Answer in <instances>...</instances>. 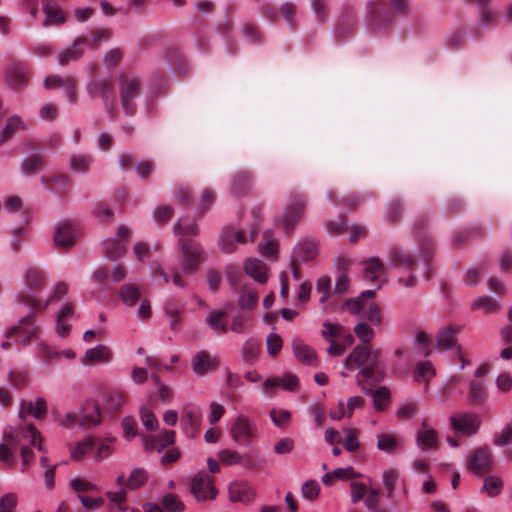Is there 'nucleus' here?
<instances>
[{"instance_id":"7","label":"nucleus","mask_w":512,"mask_h":512,"mask_svg":"<svg viewBox=\"0 0 512 512\" xmlns=\"http://www.w3.org/2000/svg\"><path fill=\"white\" fill-rule=\"evenodd\" d=\"M369 352L371 353L370 363H368L366 367H362V369L359 370L357 378L362 376L369 383L381 382L385 376L384 372L380 370L381 350L378 348L373 349L372 345L369 344ZM358 385L365 394L371 393V389L363 386L360 379H358Z\"/></svg>"},{"instance_id":"29","label":"nucleus","mask_w":512,"mask_h":512,"mask_svg":"<svg viewBox=\"0 0 512 512\" xmlns=\"http://www.w3.org/2000/svg\"><path fill=\"white\" fill-rule=\"evenodd\" d=\"M245 272L255 279L257 282L263 284L268 280V273L266 265L258 259H248L244 264Z\"/></svg>"},{"instance_id":"2","label":"nucleus","mask_w":512,"mask_h":512,"mask_svg":"<svg viewBox=\"0 0 512 512\" xmlns=\"http://www.w3.org/2000/svg\"><path fill=\"white\" fill-rule=\"evenodd\" d=\"M119 100L123 112L127 116H133L137 112V99L142 91L140 79L131 74H119L117 76Z\"/></svg>"},{"instance_id":"5","label":"nucleus","mask_w":512,"mask_h":512,"mask_svg":"<svg viewBox=\"0 0 512 512\" xmlns=\"http://www.w3.org/2000/svg\"><path fill=\"white\" fill-rule=\"evenodd\" d=\"M233 441L241 446H250L257 437V428L247 416L239 414L230 427Z\"/></svg>"},{"instance_id":"3","label":"nucleus","mask_w":512,"mask_h":512,"mask_svg":"<svg viewBox=\"0 0 512 512\" xmlns=\"http://www.w3.org/2000/svg\"><path fill=\"white\" fill-rule=\"evenodd\" d=\"M86 91L92 99L102 101L104 109L110 117L116 116L115 87L112 77L90 79L86 84Z\"/></svg>"},{"instance_id":"48","label":"nucleus","mask_w":512,"mask_h":512,"mask_svg":"<svg viewBox=\"0 0 512 512\" xmlns=\"http://www.w3.org/2000/svg\"><path fill=\"white\" fill-rule=\"evenodd\" d=\"M148 480V473L144 468H135L131 471L127 480V486L131 489H139Z\"/></svg>"},{"instance_id":"41","label":"nucleus","mask_w":512,"mask_h":512,"mask_svg":"<svg viewBox=\"0 0 512 512\" xmlns=\"http://www.w3.org/2000/svg\"><path fill=\"white\" fill-rule=\"evenodd\" d=\"M372 397L374 408L377 411H384L390 402L391 393L387 387L381 386L373 392Z\"/></svg>"},{"instance_id":"13","label":"nucleus","mask_w":512,"mask_h":512,"mask_svg":"<svg viewBox=\"0 0 512 512\" xmlns=\"http://www.w3.org/2000/svg\"><path fill=\"white\" fill-rule=\"evenodd\" d=\"M228 493L230 501L245 504L251 503L256 496L253 485L243 480L231 482L228 486Z\"/></svg>"},{"instance_id":"49","label":"nucleus","mask_w":512,"mask_h":512,"mask_svg":"<svg viewBox=\"0 0 512 512\" xmlns=\"http://www.w3.org/2000/svg\"><path fill=\"white\" fill-rule=\"evenodd\" d=\"M355 336L362 342L361 345H369L375 336L373 328L367 323L360 322L354 327Z\"/></svg>"},{"instance_id":"26","label":"nucleus","mask_w":512,"mask_h":512,"mask_svg":"<svg viewBox=\"0 0 512 512\" xmlns=\"http://www.w3.org/2000/svg\"><path fill=\"white\" fill-rule=\"evenodd\" d=\"M8 83L16 89H21L28 84V69L23 64H13L7 71Z\"/></svg>"},{"instance_id":"61","label":"nucleus","mask_w":512,"mask_h":512,"mask_svg":"<svg viewBox=\"0 0 512 512\" xmlns=\"http://www.w3.org/2000/svg\"><path fill=\"white\" fill-rule=\"evenodd\" d=\"M320 493V486L315 480L306 481L301 487V494L304 499L314 501Z\"/></svg>"},{"instance_id":"27","label":"nucleus","mask_w":512,"mask_h":512,"mask_svg":"<svg viewBox=\"0 0 512 512\" xmlns=\"http://www.w3.org/2000/svg\"><path fill=\"white\" fill-rule=\"evenodd\" d=\"M89 43V39L87 37L81 36L78 37L73 42V47L70 49H66L61 52L59 55L58 62L60 65L64 66L70 63L71 61H76L82 57L84 50L81 48L82 46Z\"/></svg>"},{"instance_id":"19","label":"nucleus","mask_w":512,"mask_h":512,"mask_svg":"<svg viewBox=\"0 0 512 512\" xmlns=\"http://www.w3.org/2000/svg\"><path fill=\"white\" fill-rule=\"evenodd\" d=\"M371 353L369 352V345H356L343 362L344 369H353L357 367L362 369L370 363Z\"/></svg>"},{"instance_id":"46","label":"nucleus","mask_w":512,"mask_h":512,"mask_svg":"<svg viewBox=\"0 0 512 512\" xmlns=\"http://www.w3.org/2000/svg\"><path fill=\"white\" fill-rule=\"evenodd\" d=\"M124 405V397L118 392H109L104 396V409L110 413L117 412Z\"/></svg>"},{"instance_id":"53","label":"nucleus","mask_w":512,"mask_h":512,"mask_svg":"<svg viewBox=\"0 0 512 512\" xmlns=\"http://www.w3.org/2000/svg\"><path fill=\"white\" fill-rule=\"evenodd\" d=\"M43 163V156L40 154H33L32 156L23 160L21 164V172L29 175L37 172Z\"/></svg>"},{"instance_id":"37","label":"nucleus","mask_w":512,"mask_h":512,"mask_svg":"<svg viewBox=\"0 0 512 512\" xmlns=\"http://www.w3.org/2000/svg\"><path fill=\"white\" fill-rule=\"evenodd\" d=\"M19 129H25V124L22 119L18 115L9 117L0 135V145L6 143Z\"/></svg>"},{"instance_id":"12","label":"nucleus","mask_w":512,"mask_h":512,"mask_svg":"<svg viewBox=\"0 0 512 512\" xmlns=\"http://www.w3.org/2000/svg\"><path fill=\"white\" fill-rule=\"evenodd\" d=\"M79 235V230L71 221L59 223L54 232V243L59 248L71 247Z\"/></svg>"},{"instance_id":"14","label":"nucleus","mask_w":512,"mask_h":512,"mask_svg":"<svg viewBox=\"0 0 512 512\" xmlns=\"http://www.w3.org/2000/svg\"><path fill=\"white\" fill-rule=\"evenodd\" d=\"M246 243V237L242 230H234L232 226H225L219 236L218 244L224 253H232L235 251V244Z\"/></svg>"},{"instance_id":"28","label":"nucleus","mask_w":512,"mask_h":512,"mask_svg":"<svg viewBox=\"0 0 512 512\" xmlns=\"http://www.w3.org/2000/svg\"><path fill=\"white\" fill-rule=\"evenodd\" d=\"M486 400L485 384L482 381H470L466 402L471 406H481Z\"/></svg>"},{"instance_id":"20","label":"nucleus","mask_w":512,"mask_h":512,"mask_svg":"<svg viewBox=\"0 0 512 512\" xmlns=\"http://www.w3.org/2000/svg\"><path fill=\"white\" fill-rule=\"evenodd\" d=\"M416 443L423 451L437 448V432L427 424L426 420L422 421L421 428L417 431Z\"/></svg>"},{"instance_id":"8","label":"nucleus","mask_w":512,"mask_h":512,"mask_svg":"<svg viewBox=\"0 0 512 512\" xmlns=\"http://www.w3.org/2000/svg\"><path fill=\"white\" fill-rule=\"evenodd\" d=\"M451 427L459 434L472 436L477 433L481 425L478 414L470 411L458 412L449 418Z\"/></svg>"},{"instance_id":"62","label":"nucleus","mask_w":512,"mask_h":512,"mask_svg":"<svg viewBox=\"0 0 512 512\" xmlns=\"http://www.w3.org/2000/svg\"><path fill=\"white\" fill-rule=\"evenodd\" d=\"M270 417L272 422L280 428L286 427L291 421V413L284 409H272L270 411Z\"/></svg>"},{"instance_id":"1","label":"nucleus","mask_w":512,"mask_h":512,"mask_svg":"<svg viewBox=\"0 0 512 512\" xmlns=\"http://www.w3.org/2000/svg\"><path fill=\"white\" fill-rule=\"evenodd\" d=\"M388 4L398 14L404 13L407 8L405 0H368L366 2L368 24L374 31L383 30L392 23V16L384 11Z\"/></svg>"},{"instance_id":"30","label":"nucleus","mask_w":512,"mask_h":512,"mask_svg":"<svg viewBox=\"0 0 512 512\" xmlns=\"http://www.w3.org/2000/svg\"><path fill=\"white\" fill-rule=\"evenodd\" d=\"M42 10L45 13V19L42 22L43 27L60 25L66 20L64 13L56 3H46L43 5Z\"/></svg>"},{"instance_id":"32","label":"nucleus","mask_w":512,"mask_h":512,"mask_svg":"<svg viewBox=\"0 0 512 512\" xmlns=\"http://www.w3.org/2000/svg\"><path fill=\"white\" fill-rule=\"evenodd\" d=\"M112 357L111 350L105 345H97L93 348L86 350L83 363L91 362H108Z\"/></svg>"},{"instance_id":"50","label":"nucleus","mask_w":512,"mask_h":512,"mask_svg":"<svg viewBox=\"0 0 512 512\" xmlns=\"http://www.w3.org/2000/svg\"><path fill=\"white\" fill-rule=\"evenodd\" d=\"M404 206L399 199L390 201L386 207V219L391 223H397L403 214Z\"/></svg>"},{"instance_id":"54","label":"nucleus","mask_w":512,"mask_h":512,"mask_svg":"<svg viewBox=\"0 0 512 512\" xmlns=\"http://www.w3.org/2000/svg\"><path fill=\"white\" fill-rule=\"evenodd\" d=\"M472 309L482 310L485 313H493L498 309V302L492 297L481 296L473 302Z\"/></svg>"},{"instance_id":"38","label":"nucleus","mask_w":512,"mask_h":512,"mask_svg":"<svg viewBox=\"0 0 512 512\" xmlns=\"http://www.w3.org/2000/svg\"><path fill=\"white\" fill-rule=\"evenodd\" d=\"M183 311L184 307L173 300L165 303L164 314L169 319V326L172 330H176L179 327L180 321L178 317Z\"/></svg>"},{"instance_id":"18","label":"nucleus","mask_w":512,"mask_h":512,"mask_svg":"<svg viewBox=\"0 0 512 512\" xmlns=\"http://www.w3.org/2000/svg\"><path fill=\"white\" fill-rule=\"evenodd\" d=\"M318 246L313 239L304 238L296 243L292 251V260L308 262L318 255Z\"/></svg>"},{"instance_id":"56","label":"nucleus","mask_w":512,"mask_h":512,"mask_svg":"<svg viewBox=\"0 0 512 512\" xmlns=\"http://www.w3.org/2000/svg\"><path fill=\"white\" fill-rule=\"evenodd\" d=\"M435 375L432 364L428 361L417 364L414 371V379L416 381H428Z\"/></svg>"},{"instance_id":"31","label":"nucleus","mask_w":512,"mask_h":512,"mask_svg":"<svg viewBox=\"0 0 512 512\" xmlns=\"http://www.w3.org/2000/svg\"><path fill=\"white\" fill-rule=\"evenodd\" d=\"M102 249L105 257L109 260L116 261L125 254V244L121 243L117 238H108L103 241Z\"/></svg>"},{"instance_id":"21","label":"nucleus","mask_w":512,"mask_h":512,"mask_svg":"<svg viewBox=\"0 0 512 512\" xmlns=\"http://www.w3.org/2000/svg\"><path fill=\"white\" fill-rule=\"evenodd\" d=\"M5 442L0 443V461L13 466L16 462L13 450L19 445L18 436L15 432L4 433Z\"/></svg>"},{"instance_id":"47","label":"nucleus","mask_w":512,"mask_h":512,"mask_svg":"<svg viewBox=\"0 0 512 512\" xmlns=\"http://www.w3.org/2000/svg\"><path fill=\"white\" fill-rule=\"evenodd\" d=\"M94 440L91 437L84 439L79 442L76 447L71 451V459L74 461H81L84 459L85 455L92 451L94 448Z\"/></svg>"},{"instance_id":"24","label":"nucleus","mask_w":512,"mask_h":512,"mask_svg":"<svg viewBox=\"0 0 512 512\" xmlns=\"http://www.w3.org/2000/svg\"><path fill=\"white\" fill-rule=\"evenodd\" d=\"M292 348L294 356L298 361L305 365H316L317 355L316 351L299 339L292 341Z\"/></svg>"},{"instance_id":"35","label":"nucleus","mask_w":512,"mask_h":512,"mask_svg":"<svg viewBox=\"0 0 512 512\" xmlns=\"http://www.w3.org/2000/svg\"><path fill=\"white\" fill-rule=\"evenodd\" d=\"M42 183L45 185L46 189L51 193H60L62 191H66L69 189L70 180L65 175L53 176L42 178Z\"/></svg>"},{"instance_id":"58","label":"nucleus","mask_w":512,"mask_h":512,"mask_svg":"<svg viewBox=\"0 0 512 512\" xmlns=\"http://www.w3.org/2000/svg\"><path fill=\"white\" fill-rule=\"evenodd\" d=\"M162 505L168 512H183L185 509V505L178 495L173 493L166 494L163 497Z\"/></svg>"},{"instance_id":"64","label":"nucleus","mask_w":512,"mask_h":512,"mask_svg":"<svg viewBox=\"0 0 512 512\" xmlns=\"http://www.w3.org/2000/svg\"><path fill=\"white\" fill-rule=\"evenodd\" d=\"M91 164V158L86 155L72 156L70 168L75 172H85Z\"/></svg>"},{"instance_id":"4","label":"nucleus","mask_w":512,"mask_h":512,"mask_svg":"<svg viewBox=\"0 0 512 512\" xmlns=\"http://www.w3.org/2000/svg\"><path fill=\"white\" fill-rule=\"evenodd\" d=\"M178 247L182 254V270L186 274L196 272L206 260V252L198 242L179 239Z\"/></svg>"},{"instance_id":"55","label":"nucleus","mask_w":512,"mask_h":512,"mask_svg":"<svg viewBox=\"0 0 512 512\" xmlns=\"http://www.w3.org/2000/svg\"><path fill=\"white\" fill-rule=\"evenodd\" d=\"M478 8H479V14L481 19V25L486 26L490 25L494 22L496 15L491 10L488 0H475Z\"/></svg>"},{"instance_id":"10","label":"nucleus","mask_w":512,"mask_h":512,"mask_svg":"<svg viewBox=\"0 0 512 512\" xmlns=\"http://www.w3.org/2000/svg\"><path fill=\"white\" fill-rule=\"evenodd\" d=\"M461 330V325L448 324L442 326L436 334V348L440 349L441 351L456 350L457 353H460L461 346L457 344L456 337L461 332Z\"/></svg>"},{"instance_id":"34","label":"nucleus","mask_w":512,"mask_h":512,"mask_svg":"<svg viewBox=\"0 0 512 512\" xmlns=\"http://www.w3.org/2000/svg\"><path fill=\"white\" fill-rule=\"evenodd\" d=\"M226 312L223 310L212 311L206 317V323L216 334L224 335L228 332L225 324Z\"/></svg>"},{"instance_id":"59","label":"nucleus","mask_w":512,"mask_h":512,"mask_svg":"<svg viewBox=\"0 0 512 512\" xmlns=\"http://www.w3.org/2000/svg\"><path fill=\"white\" fill-rule=\"evenodd\" d=\"M258 300V295L256 292L251 291L243 287V292L238 300V305L241 309L252 310Z\"/></svg>"},{"instance_id":"42","label":"nucleus","mask_w":512,"mask_h":512,"mask_svg":"<svg viewBox=\"0 0 512 512\" xmlns=\"http://www.w3.org/2000/svg\"><path fill=\"white\" fill-rule=\"evenodd\" d=\"M503 489V481L498 476H488L484 479L483 486L481 488L482 493H487L488 496L494 497L500 494Z\"/></svg>"},{"instance_id":"57","label":"nucleus","mask_w":512,"mask_h":512,"mask_svg":"<svg viewBox=\"0 0 512 512\" xmlns=\"http://www.w3.org/2000/svg\"><path fill=\"white\" fill-rule=\"evenodd\" d=\"M493 444L503 447L512 443V422L507 423L500 432L493 436Z\"/></svg>"},{"instance_id":"16","label":"nucleus","mask_w":512,"mask_h":512,"mask_svg":"<svg viewBox=\"0 0 512 512\" xmlns=\"http://www.w3.org/2000/svg\"><path fill=\"white\" fill-rule=\"evenodd\" d=\"M202 422V412L198 408L185 409L180 418V427L189 437H195Z\"/></svg>"},{"instance_id":"39","label":"nucleus","mask_w":512,"mask_h":512,"mask_svg":"<svg viewBox=\"0 0 512 512\" xmlns=\"http://www.w3.org/2000/svg\"><path fill=\"white\" fill-rule=\"evenodd\" d=\"M119 293L123 303L129 307L134 306L141 296L138 286L134 283L122 285Z\"/></svg>"},{"instance_id":"45","label":"nucleus","mask_w":512,"mask_h":512,"mask_svg":"<svg viewBox=\"0 0 512 512\" xmlns=\"http://www.w3.org/2000/svg\"><path fill=\"white\" fill-rule=\"evenodd\" d=\"M45 277L42 271L31 268L27 271L25 275V284L26 287L30 290H38L44 284Z\"/></svg>"},{"instance_id":"23","label":"nucleus","mask_w":512,"mask_h":512,"mask_svg":"<svg viewBox=\"0 0 512 512\" xmlns=\"http://www.w3.org/2000/svg\"><path fill=\"white\" fill-rule=\"evenodd\" d=\"M388 263L392 267L409 269L416 264V259L412 253L399 247H393L389 252Z\"/></svg>"},{"instance_id":"17","label":"nucleus","mask_w":512,"mask_h":512,"mask_svg":"<svg viewBox=\"0 0 512 512\" xmlns=\"http://www.w3.org/2000/svg\"><path fill=\"white\" fill-rule=\"evenodd\" d=\"M192 371L199 376L212 372L218 367V360L212 357L207 351H198L191 361Z\"/></svg>"},{"instance_id":"9","label":"nucleus","mask_w":512,"mask_h":512,"mask_svg":"<svg viewBox=\"0 0 512 512\" xmlns=\"http://www.w3.org/2000/svg\"><path fill=\"white\" fill-rule=\"evenodd\" d=\"M493 466V455L489 447L483 446L475 449L467 463L468 470L476 476H483Z\"/></svg>"},{"instance_id":"15","label":"nucleus","mask_w":512,"mask_h":512,"mask_svg":"<svg viewBox=\"0 0 512 512\" xmlns=\"http://www.w3.org/2000/svg\"><path fill=\"white\" fill-rule=\"evenodd\" d=\"M37 327L35 326L31 314L21 318L18 321V325L7 330L5 333L6 338L18 336L21 338L23 344L29 343V341L35 336Z\"/></svg>"},{"instance_id":"44","label":"nucleus","mask_w":512,"mask_h":512,"mask_svg":"<svg viewBox=\"0 0 512 512\" xmlns=\"http://www.w3.org/2000/svg\"><path fill=\"white\" fill-rule=\"evenodd\" d=\"M323 329L321 330V336L327 341L332 342L336 341L338 338L342 337V333L344 332V328L340 324H334L331 322H324Z\"/></svg>"},{"instance_id":"36","label":"nucleus","mask_w":512,"mask_h":512,"mask_svg":"<svg viewBox=\"0 0 512 512\" xmlns=\"http://www.w3.org/2000/svg\"><path fill=\"white\" fill-rule=\"evenodd\" d=\"M400 481V474L395 469H386L382 473V482L386 490V497L392 499Z\"/></svg>"},{"instance_id":"33","label":"nucleus","mask_w":512,"mask_h":512,"mask_svg":"<svg viewBox=\"0 0 512 512\" xmlns=\"http://www.w3.org/2000/svg\"><path fill=\"white\" fill-rule=\"evenodd\" d=\"M21 410L23 413L30 414L36 419H42L47 413L46 401L42 397H38L34 402L23 401L21 403Z\"/></svg>"},{"instance_id":"43","label":"nucleus","mask_w":512,"mask_h":512,"mask_svg":"<svg viewBox=\"0 0 512 512\" xmlns=\"http://www.w3.org/2000/svg\"><path fill=\"white\" fill-rule=\"evenodd\" d=\"M381 495L380 488H371L368 491V494L364 500V504L368 510V512H388V510L379 505L378 498Z\"/></svg>"},{"instance_id":"6","label":"nucleus","mask_w":512,"mask_h":512,"mask_svg":"<svg viewBox=\"0 0 512 512\" xmlns=\"http://www.w3.org/2000/svg\"><path fill=\"white\" fill-rule=\"evenodd\" d=\"M306 206V196L303 193L292 192L282 217L278 220L284 228L295 227L303 216Z\"/></svg>"},{"instance_id":"52","label":"nucleus","mask_w":512,"mask_h":512,"mask_svg":"<svg viewBox=\"0 0 512 512\" xmlns=\"http://www.w3.org/2000/svg\"><path fill=\"white\" fill-rule=\"evenodd\" d=\"M384 266L380 259L371 257L365 261L364 274L365 277L375 282L378 279L377 273L382 271Z\"/></svg>"},{"instance_id":"22","label":"nucleus","mask_w":512,"mask_h":512,"mask_svg":"<svg viewBox=\"0 0 512 512\" xmlns=\"http://www.w3.org/2000/svg\"><path fill=\"white\" fill-rule=\"evenodd\" d=\"M101 421V413L98 404L93 400H87L81 407L80 426L90 427L98 425Z\"/></svg>"},{"instance_id":"25","label":"nucleus","mask_w":512,"mask_h":512,"mask_svg":"<svg viewBox=\"0 0 512 512\" xmlns=\"http://www.w3.org/2000/svg\"><path fill=\"white\" fill-rule=\"evenodd\" d=\"M252 176L247 171L237 173L230 182L229 191L232 196H242L249 192Z\"/></svg>"},{"instance_id":"11","label":"nucleus","mask_w":512,"mask_h":512,"mask_svg":"<svg viewBox=\"0 0 512 512\" xmlns=\"http://www.w3.org/2000/svg\"><path fill=\"white\" fill-rule=\"evenodd\" d=\"M191 493L198 502L215 499L218 491L212 485V478L208 474L196 475L191 481Z\"/></svg>"},{"instance_id":"63","label":"nucleus","mask_w":512,"mask_h":512,"mask_svg":"<svg viewBox=\"0 0 512 512\" xmlns=\"http://www.w3.org/2000/svg\"><path fill=\"white\" fill-rule=\"evenodd\" d=\"M397 446V439L389 434H379L377 436V447L387 453L392 452Z\"/></svg>"},{"instance_id":"51","label":"nucleus","mask_w":512,"mask_h":512,"mask_svg":"<svg viewBox=\"0 0 512 512\" xmlns=\"http://www.w3.org/2000/svg\"><path fill=\"white\" fill-rule=\"evenodd\" d=\"M279 12L283 19L287 22L291 29L296 28L295 15L297 12V6L290 1L284 2L280 5Z\"/></svg>"},{"instance_id":"60","label":"nucleus","mask_w":512,"mask_h":512,"mask_svg":"<svg viewBox=\"0 0 512 512\" xmlns=\"http://www.w3.org/2000/svg\"><path fill=\"white\" fill-rule=\"evenodd\" d=\"M363 318L374 325H380L382 322L380 308L374 303H370L367 307L364 306Z\"/></svg>"},{"instance_id":"40","label":"nucleus","mask_w":512,"mask_h":512,"mask_svg":"<svg viewBox=\"0 0 512 512\" xmlns=\"http://www.w3.org/2000/svg\"><path fill=\"white\" fill-rule=\"evenodd\" d=\"M259 252L266 257H273L278 251V241L272 237L270 231L263 233V242L258 245Z\"/></svg>"}]
</instances>
